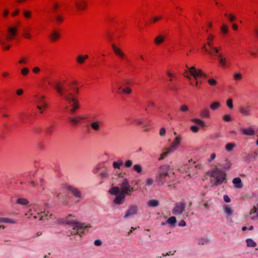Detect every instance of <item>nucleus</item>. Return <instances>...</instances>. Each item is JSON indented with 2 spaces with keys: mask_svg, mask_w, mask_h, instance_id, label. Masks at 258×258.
<instances>
[{
  "mask_svg": "<svg viewBox=\"0 0 258 258\" xmlns=\"http://www.w3.org/2000/svg\"><path fill=\"white\" fill-rule=\"evenodd\" d=\"M135 190L132 187L127 178H124L119 183V186H113L109 190V192L112 196H116L113 202L118 205L123 204L125 201L126 196H130Z\"/></svg>",
  "mask_w": 258,
  "mask_h": 258,
  "instance_id": "1",
  "label": "nucleus"
},
{
  "mask_svg": "<svg viewBox=\"0 0 258 258\" xmlns=\"http://www.w3.org/2000/svg\"><path fill=\"white\" fill-rule=\"evenodd\" d=\"M53 86L56 89L58 94L62 96L64 99L69 101L72 108H70L69 112L71 114H75L76 110L79 107V102L74 94L68 93V90L61 87L58 83H55Z\"/></svg>",
  "mask_w": 258,
  "mask_h": 258,
  "instance_id": "2",
  "label": "nucleus"
},
{
  "mask_svg": "<svg viewBox=\"0 0 258 258\" xmlns=\"http://www.w3.org/2000/svg\"><path fill=\"white\" fill-rule=\"evenodd\" d=\"M58 222L59 223L70 225L74 230L76 229V232L74 233L75 235L77 234L81 230H85L88 228L91 227L90 224L85 225V223L77 221L75 217L71 214L65 218L59 219Z\"/></svg>",
  "mask_w": 258,
  "mask_h": 258,
  "instance_id": "3",
  "label": "nucleus"
},
{
  "mask_svg": "<svg viewBox=\"0 0 258 258\" xmlns=\"http://www.w3.org/2000/svg\"><path fill=\"white\" fill-rule=\"evenodd\" d=\"M208 174L216 179L213 185L218 186L222 184L223 182H227L226 173L225 171L218 168H215L212 170L209 171Z\"/></svg>",
  "mask_w": 258,
  "mask_h": 258,
  "instance_id": "4",
  "label": "nucleus"
},
{
  "mask_svg": "<svg viewBox=\"0 0 258 258\" xmlns=\"http://www.w3.org/2000/svg\"><path fill=\"white\" fill-rule=\"evenodd\" d=\"M169 166L167 165L161 166L158 171V174L156 176L155 181L157 184L162 186L167 180L169 176Z\"/></svg>",
  "mask_w": 258,
  "mask_h": 258,
  "instance_id": "5",
  "label": "nucleus"
},
{
  "mask_svg": "<svg viewBox=\"0 0 258 258\" xmlns=\"http://www.w3.org/2000/svg\"><path fill=\"white\" fill-rule=\"evenodd\" d=\"M186 207V204L183 200L177 202L172 210V213L175 216L181 215L184 212Z\"/></svg>",
  "mask_w": 258,
  "mask_h": 258,
  "instance_id": "6",
  "label": "nucleus"
},
{
  "mask_svg": "<svg viewBox=\"0 0 258 258\" xmlns=\"http://www.w3.org/2000/svg\"><path fill=\"white\" fill-rule=\"evenodd\" d=\"M188 71L195 80H197L198 77L207 78V75L201 70H196L194 67L188 68Z\"/></svg>",
  "mask_w": 258,
  "mask_h": 258,
  "instance_id": "7",
  "label": "nucleus"
},
{
  "mask_svg": "<svg viewBox=\"0 0 258 258\" xmlns=\"http://www.w3.org/2000/svg\"><path fill=\"white\" fill-rule=\"evenodd\" d=\"M138 210V208L137 206H136L135 205H132L128 208L127 212L125 214L123 218L126 219L131 216L136 214L137 213Z\"/></svg>",
  "mask_w": 258,
  "mask_h": 258,
  "instance_id": "8",
  "label": "nucleus"
},
{
  "mask_svg": "<svg viewBox=\"0 0 258 258\" xmlns=\"http://www.w3.org/2000/svg\"><path fill=\"white\" fill-rule=\"evenodd\" d=\"M9 35L6 36L7 40H11L13 39L17 33V29L15 27H9L8 29Z\"/></svg>",
  "mask_w": 258,
  "mask_h": 258,
  "instance_id": "9",
  "label": "nucleus"
},
{
  "mask_svg": "<svg viewBox=\"0 0 258 258\" xmlns=\"http://www.w3.org/2000/svg\"><path fill=\"white\" fill-rule=\"evenodd\" d=\"M67 189L70 191L75 198L79 199L82 198L81 192L77 188L72 186H68Z\"/></svg>",
  "mask_w": 258,
  "mask_h": 258,
  "instance_id": "10",
  "label": "nucleus"
},
{
  "mask_svg": "<svg viewBox=\"0 0 258 258\" xmlns=\"http://www.w3.org/2000/svg\"><path fill=\"white\" fill-rule=\"evenodd\" d=\"M181 137L180 136L176 137L173 142L169 148L170 151L173 152L176 150V149L180 145Z\"/></svg>",
  "mask_w": 258,
  "mask_h": 258,
  "instance_id": "11",
  "label": "nucleus"
},
{
  "mask_svg": "<svg viewBox=\"0 0 258 258\" xmlns=\"http://www.w3.org/2000/svg\"><path fill=\"white\" fill-rule=\"evenodd\" d=\"M75 6L78 11H82L87 7V3L84 0H76L75 1Z\"/></svg>",
  "mask_w": 258,
  "mask_h": 258,
  "instance_id": "12",
  "label": "nucleus"
},
{
  "mask_svg": "<svg viewBox=\"0 0 258 258\" xmlns=\"http://www.w3.org/2000/svg\"><path fill=\"white\" fill-rule=\"evenodd\" d=\"M251 109L250 106H246L245 107H240L239 108V112L245 116H249L251 115L250 112Z\"/></svg>",
  "mask_w": 258,
  "mask_h": 258,
  "instance_id": "13",
  "label": "nucleus"
},
{
  "mask_svg": "<svg viewBox=\"0 0 258 258\" xmlns=\"http://www.w3.org/2000/svg\"><path fill=\"white\" fill-rule=\"evenodd\" d=\"M68 119L73 125H76L79 123L81 120L84 119V117L80 115H77L74 117H70Z\"/></svg>",
  "mask_w": 258,
  "mask_h": 258,
  "instance_id": "14",
  "label": "nucleus"
},
{
  "mask_svg": "<svg viewBox=\"0 0 258 258\" xmlns=\"http://www.w3.org/2000/svg\"><path fill=\"white\" fill-rule=\"evenodd\" d=\"M68 119L73 125H76L79 123L81 120L84 119V117L80 115H77L74 117H70Z\"/></svg>",
  "mask_w": 258,
  "mask_h": 258,
  "instance_id": "15",
  "label": "nucleus"
},
{
  "mask_svg": "<svg viewBox=\"0 0 258 258\" xmlns=\"http://www.w3.org/2000/svg\"><path fill=\"white\" fill-rule=\"evenodd\" d=\"M191 163L190 161H188V163L185 165H184L183 166L181 167L180 170L182 172H185L186 173L188 174V175L189 177H191V173L190 172V166Z\"/></svg>",
  "mask_w": 258,
  "mask_h": 258,
  "instance_id": "16",
  "label": "nucleus"
},
{
  "mask_svg": "<svg viewBox=\"0 0 258 258\" xmlns=\"http://www.w3.org/2000/svg\"><path fill=\"white\" fill-rule=\"evenodd\" d=\"M240 130L242 132L243 134L245 136H251L255 134L254 131L251 127L246 128L241 127Z\"/></svg>",
  "mask_w": 258,
  "mask_h": 258,
  "instance_id": "17",
  "label": "nucleus"
},
{
  "mask_svg": "<svg viewBox=\"0 0 258 258\" xmlns=\"http://www.w3.org/2000/svg\"><path fill=\"white\" fill-rule=\"evenodd\" d=\"M232 183H233L234 187L236 188H241L243 186L239 177L234 178L232 180Z\"/></svg>",
  "mask_w": 258,
  "mask_h": 258,
  "instance_id": "18",
  "label": "nucleus"
},
{
  "mask_svg": "<svg viewBox=\"0 0 258 258\" xmlns=\"http://www.w3.org/2000/svg\"><path fill=\"white\" fill-rule=\"evenodd\" d=\"M50 40L54 41L59 37V34L56 30H53L49 36Z\"/></svg>",
  "mask_w": 258,
  "mask_h": 258,
  "instance_id": "19",
  "label": "nucleus"
},
{
  "mask_svg": "<svg viewBox=\"0 0 258 258\" xmlns=\"http://www.w3.org/2000/svg\"><path fill=\"white\" fill-rule=\"evenodd\" d=\"M223 210L224 213L227 215L228 217L231 216L233 213V210L229 207V205H225L223 207Z\"/></svg>",
  "mask_w": 258,
  "mask_h": 258,
  "instance_id": "20",
  "label": "nucleus"
},
{
  "mask_svg": "<svg viewBox=\"0 0 258 258\" xmlns=\"http://www.w3.org/2000/svg\"><path fill=\"white\" fill-rule=\"evenodd\" d=\"M176 222H177L176 218L174 216H172V217H170L166 221V223H167V224L171 225L173 227H175Z\"/></svg>",
  "mask_w": 258,
  "mask_h": 258,
  "instance_id": "21",
  "label": "nucleus"
},
{
  "mask_svg": "<svg viewBox=\"0 0 258 258\" xmlns=\"http://www.w3.org/2000/svg\"><path fill=\"white\" fill-rule=\"evenodd\" d=\"M147 205L150 207H156L159 205V202L157 200H150L147 202Z\"/></svg>",
  "mask_w": 258,
  "mask_h": 258,
  "instance_id": "22",
  "label": "nucleus"
},
{
  "mask_svg": "<svg viewBox=\"0 0 258 258\" xmlns=\"http://www.w3.org/2000/svg\"><path fill=\"white\" fill-rule=\"evenodd\" d=\"M112 47L114 52L117 55L121 57H123L124 56V54L120 50L119 48H117L114 44H112Z\"/></svg>",
  "mask_w": 258,
  "mask_h": 258,
  "instance_id": "23",
  "label": "nucleus"
},
{
  "mask_svg": "<svg viewBox=\"0 0 258 258\" xmlns=\"http://www.w3.org/2000/svg\"><path fill=\"white\" fill-rule=\"evenodd\" d=\"M0 223L14 224V223H16V221L12 219H10V218H8L0 217Z\"/></svg>",
  "mask_w": 258,
  "mask_h": 258,
  "instance_id": "24",
  "label": "nucleus"
},
{
  "mask_svg": "<svg viewBox=\"0 0 258 258\" xmlns=\"http://www.w3.org/2000/svg\"><path fill=\"white\" fill-rule=\"evenodd\" d=\"M201 116L203 118H209L210 116V111L207 109H204L201 111Z\"/></svg>",
  "mask_w": 258,
  "mask_h": 258,
  "instance_id": "25",
  "label": "nucleus"
},
{
  "mask_svg": "<svg viewBox=\"0 0 258 258\" xmlns=\"http://www.w3.org/2000/svg\"><path fill=\"white\" fill-rule=\"evenodd\" d=\"M164 150L166 151L163 152L161 154L160 158L159 159V160H163L168 155L173 152L172 151H170L169 148L164 149Z\"/></svg>",
  "mask_w": 258,
  "mask_h": 258,
  "instance_id": "26",
  "label": "nucleus"
},
{
  "mask_svg": "<svg viewBox=\"0 0 258 258\" xmlns=\"http://www.w3.org/2000/svg\"><path fill=\"white\" fill-rule=\"evenodd\" d=\"M51 214H49L48 211H44L43 212H41V214L40 216V220H44V216L46 217V219L48 220L49 218L51 216Z\"/></svg>",
  "mask_w": 258,
  "mask_h": 258,
  "instance_id": "27",
  "label": "nucleus"
},
{
  "mask_svg": "<svg viewBox=\"0 0 258 258\" xmlns=\"http://www.w3.org/2000/svg\"><path fill=\"white\" fill-rule=\"evenodd\" d=\"M123 161L121 160H118L117 161L113 162L112 166L114 168L119 169L120 167L123 165Z\"/></svg>",
  "mask_w": 258,
  "mask_h": 258,
  "instance_id": "28",
  "label": "nucleus"
},
{
  "mask_svg": "<svg viewBox=\"0 0 258 258\" xmlns=\"http://www.w3.org/2000/svg\"><path fill=\"white\" fill-rule=\"evenodd\" d=\"M16 203L19 205L26 206L28 205L29 201L26 199L19 198L17 199Z\"/></svg>",
  "mask_w": 258,
  "mask_h": 258,
  "instance_id": "29",
  "label": "nucleus"
},
{
  "mask_svg": "<svg viewBox=\"0 0 258 258\" xmlns=\"http://www.w3.org/2000/svg\"><path fill=\"white\" fill-rule=\"evenodd\" d=\"M191 121L197 124L200 125L202 127H205L206 126L205 122L203 120L200 119L194 118L191 119Z\"/></svg>",
  "mask_w": 258,
  "mask_h": 258,
  "instance_id": "30",
  "label": "nucleus"
},
{
  "mask_svg": "<svg viewBox=\"0 0 258 258\" xmlns=\"http://www.w3.org/2000/svg\"><path fill=\"white\" fill-rule=\"evenodd\" d=\"M99 122L98 121H95L91 124L92 128L95 131H98L100 129Z\"/></svg>",
  "mask_w": 258,
  "mask_h": 258,
  "instance_id": "31",
  "label": "nucleus"
},
{
  "mask_svg": "<svg viewBox=\"0 0 258 258\" xmlns=\"http://www.w3.org/2000/svg\"><path fill=\"white\" fill-rule=\"evenodd\" d=\"M199 165H195V163H191L190 166V172L191 173V177L197 174V168H199Z\"/></svg>",
  "mask_w": 258,
  "mask_h": 258,
  "instance_id": "32",
  "label": "nucleus"
},
{
  "mask_svg": "<svg viewBox=\"0 0 258 258\" xmlns=\"http://www.w3.org/2000/svg\"><path fill=\"white\" fill-rule=\"evenodd\" d=\"M220 106L221 104L219 102H215L210 105V107L212 110L215 111L217 110Z\"/></svg>",
  "mask_w": 258,
  "mask_h": 258,
  "instance_id": "33",
  "label": "nucleus"
},
{
  "mask_svg": "<svg viewBox=\"0 0 258 258\" xmlns=\"http://www.w3.org/2000/svg\"><path fill=\"white\" fill-rule=\"evenodd\" d=\"M246 245L248 247H254L256 246V243L250 238L246 240Z\"/></svg>",
  "mask_w": 258,
  "mask_h": 258,
  "instance_id": "34",
  "label": "nucleus"
},
{
  "mask_svg": "<svg viewBox=\"0 0 258 258\" xmlns=\"http://www.w3.org/2000/svg\"><path fill=\"white\" fill-rule=\"evenodd\" d=\"M118 90H121L122 92L125 94H130L132 93V89L128 87H126L125 88H121V86L118 87Z\"/></svg>",
  "mask_w": 258,
  "mask_h": 258,
  "instance_id": "35",
  "label": "nucleus"
},
{
  "mask_svg": "<svg viewBox=\"0 0 258 258\" xmlns=\"http://www.w3.org/2000/svg\"><path fill=\"white\" fill-rule=\"evenodd\" d=\"M133 170L138 173H141L142 172V167L140 164H135L133 166Z\"/></svg>",
  "mask_w": 258,
  "mask_h": 258,
  "instance_id": "36",
  "label": "nucleus"
},
{
  "mask_svg": "<svg viewBox=\"0 0 258 258\" xmlns=\"http://www.w3.org/2000/svg\"><path fill=\"white\" fill-rule=\"evenodd\" d=\"M88 56L87 55L84 56L82 55H79L78 56L77 60L79 63L82 64L84 63L85 59L88 58Z\"/></svg>",
  "mask_w": 258,
  "mask_h": 258,
  "instance_id": "37",
  "label": "nucleus"
},
{
  "mask_svg": "<svg viewBox=\"0 0 258 258\" xmlns=\"http://www.w3.org/2000/svg\"><path fill=\"white\" fill-rule=\"evenodd\" d=\"M236 146V145L235 144H233V143H229V144H228L226 145L225 146V149L228 151V152H230L231 151L233 148L234 147H235Z\"/></svg>",
  "mask_w": 258,
  "mask_h": 258,
  "instance_id": "38",
  "label": "nucleus"
},
{
  "mask_svg": "<svg viewBox=\"0 0 258 258\" xmlns=\"http://www.w3.org/2000/svg\"><path fill=\"white\" fill-rule=\"evenodd\" d=\"M164 40V37L162 36H159L156 37L155 39V42L157 44H159L161 43H162Z\"/></svg>",
  "mask_w": 258,
  "mask_h": 258,
  "instance_id": "39",
  "label": "nucleus"
},
{
  "mask_svg": "<svg viewBox=\"0 0 258 258\" xmlns=\"http://www.w3.org/2000/svg\"><path fill=\"white\" fill-rule=\"evenodd\" d=\"M233 78L236 81L240 80L242 79V75L239 73H235L233 74Z\"/></svg>",
  "mask_w": 258,
  "mask_h": 258,
  "instance_id": "40",
  "label": "nucleus"
},
{
  "mask_svg": "<svg viewBox=\"0 0 258 258\" xmlns=\"http://www.w3.org/2000/svg\"><path fill=\"white\" fill-rule=\"evenodd\" d=\"M209 240L207 238H201L199 239L198 240V244L200 245H204L205 244H206L208 242Z\"/></svg>",
  "mask_w": 258,
  "mask_h": 258,
  "instance_id": "41",
  "label": "nucleus"
},
{
  "mask_svg": "<svg viewBox=\"0 0 258 258\" xmlns=\"http://www.w3.org/2000/svg\"><path fill=\"white\" fill-rule=\"evenodd\" d=\"M231 164L227 160L226 161V163L222 165L223 168L227 170H229L231 168Z\"/></svg>",
  "mask_w": 258,
  "mask_h": 258,
  "instance_id": "42",
  "label": "nucleus"
},
{
  "mask_svg": "<svg viewBox=\"0 0 258 258\" xmlns=\"http://www.w3.org/2000/svg\"><path fill=\"white\" fill-rule=\"evenodd\" d=\"M218 58H219V62L222 65V66H225L226 64V62H225V58H223L222 57V56L221 54H219L218 55Z\"/></svg>",
  "mask_w": 258,
  "mask_h": 258,
  "instance_id": "43",
  "label": "nucleus"
},
{
  "mask_svg": "<svg viewBox=\"0 0 258 258\" xmlns=\"http://www.w3.org/2000/svg\"><path fill=\"white\" fill-rule=\"evenodd\" d=\"M226 105L230 109H232L233 107L232 99L231 98L228 99L226 102Z\"/></svg>",
  "mask_w": 258,
  "mask_h": 258,
  "instance_id": "44",
  "label": "nucleus"
},
{
  "mask_svg": "<svg viewBox=\"0 0 258 258\" xmlns=\"http://www.w3.org/2000/svg\"><path fill=\"white\" fill-rule=\"evenodd\" d=\"M133 161L131 160H128L124 163V166L126 168H130L133 165Z\"/></svg>",
  "mask_w": 258,
  "mask_h": 258,
  "instance_id": "45",
  "label": "nucleus"
},
{
  "mask_svg": "<svg viewBox=\"0 0 258 258\" xmlns=\"http://www.w3.org/2000/svg\"><path fill=\"white\" fill-rule=\"evenodd\" d=\"M180 110L182 112H185L188 111L189 109H188V107H187V106H186L185 105H182L180 106Z\"/></svg>",
  "mask_w": 258,
  "mask_h": 258,
  "instance_id": "46",
  "label": "nucleus"
},
{
  "mask_svg": "<svg viewBox=\"0 0 258 258\" xmlns=\"http://www.w3.org/2000/svg\"><path fill=\"white\" fill-rule=\"evenodd\" d=\"M223 119L225 121L229 122L231 121V117L230 115H225L223 116Z\"/></svg>",
  "mask_w": 258,
  "mask_h": 258,
  "instance_id": "47",
  "label": "nucleus"
},
{
  "mask_svg": "<svg viewBox=\"0 0 258 258\" xmlns=\"http://www.w3.org/2000/svg\"><path fill=\"white\" fill-rule=\"evenodd\" d=\"M190 129L193 133H195L198 132L199 130V127L196 125L191 126L190 127Z\"/></svg>",
  "mask_w": 258,
  "mask_h": 258,
  "instance_id": "48",
  "label": "nucleus"
},
{
  "mask_svg": "<svg viewBox=\"0 0 258 258\" xmlns=\"http://www.w3.org/2000/svg\"><path fill=\"white\" fill-rule=\"evenodd\" d=\"M44 98V96H40V99L39 100H38V101H39V102H41L42 103V106L43 107H46L47 106V103H46L44 101H43L42 100V99Z\"/></svg>",
  "mask_w": 258,
  "mask_h": 258,
  "instance_id": "49",
  "label": "nucleus"
},
{
  "mask_svg": "<svg viewBox=\"0 0 258 258\" xmlns=\"http://www.w3.org/2000/svg\"><path fill=\"white\" fill-rule=\"evenodd\" d=\"M208 82L210 85L213 86H216L217 84V82L214 79H209Z\"/></svg>",
  "mask_w": 258,
  "mask_h": 258,
  "instance_id": "50",
  "label": "nucleus"
},
{
  "mask_svg": "<svg viewBox=\"0 0 258 258\" xmlns=\"http://www.w3.org/2000/svg\"><path fill=\"white\" fill-rule=\"evenodd\" d=\"M154 182L153 179L152 178H148L146 180V185H151Z\"/></svg>",
  "mask_w": 258,
  "mask_h": 258,
  "instance_id": "51",
  "label": "nucleus"
},
{
  "mask_svg": "<svg viewBox=\"0 0 258 258\" xmlns=\"http://www.w3.org/2000/svg\"><path fill=\"white\" fill-rule=\"evenodd\" d=\"M94 244L96 246H100L102 245V242L100 239H96L94 242Z\"/></svg>",
  "mask_w": 258,
  "mask_h": 258,
  "instance_id": "52",
  "label": "nucleus"
},
{
  "mask_svg": "<svg viewBox=\"0 0 258 258\" xmlns=\"http://www.w3.org/2000/svg\"><path fill=\"white\" fill-rule=\"evenodd\" d=\"M29 73V70L26 68H24L21 70V74L23 75H26Z\"/></svg>",
  "mask_w": 258,
  "mask_h": 258,
  "instance_id": "53",
  "label": "nucleus"
},
{
  "mask_svg": "<svg viewBox=\"0 0 258 258\" xmlns=\"http://www.w3.org/2000/svg\"><path fill=\"white\" fill-rule=\"evenodd\" d=\"M258 213V211L256 207L254 206L253 208L251 210L250 214H256Z\"/></svg>",
  "mask_w": 258,
  "mask_h": 258,
  "instance_id": "54",
  "label": "nucleus"
},
{
  "mask_svg": "<svg viewBox=\"0 0 258 258\" xmlns=\"http://www.w3.org/2000/svg\"><path fill=\"white\" fill-rule=\"evenodd\" d=\"M59 5L57 3H54L52 6V10L53 11L55 12L58 8Z\"/></svg>",
  "mask_w": 258,
  "mask_h": 258,
  "instance_id": "55",
  "label": "nucleus"
},
{
  "mask_svg": "<svg viewBox=\"0 0 258 258\" xmlns=\"http://www.w3.org/2000/svg\"><path fill=\"white\" fill-rule=\"evenodd\" d=\"M62 21L61 17H56L55 19H52L51 21L52 22L59 23Z\"/></svg>",
  "mask_w": 258,
  "mask_h": 258,
  "instance_id": "56",
  "label": "nucleus"
},
{
  "mask_svg": "<svg viewBox=\"0 0 258 258\" xmlns=\"http://www.w3.org/2000/svg\"><path fill=\"white\" fill-rule=\"evenodd\" d=\"M23 15H24V16H26V17L31 16V12L29 11L25 10L23 11Z\"/></svg>",
  "mask_w": 258,
  "mask_h": 258,
  "instance_id": "57",
  "label": "nucleus"
},
{
  "mask_svg": "<svg viewBox=\"0 0 258 258\" xmlns=\"http://www.w3.org/2000/svg\"><path fill=\"white\" fill-rule=\"evenodd\" d=\"M159 134L161 137L164 136L165 135L166 130L164 127L161 128Z\"/></svg>",
  "mask_w": 258,
  "mask_h": 258,
  "instance_id": "58",
  "label": "nucleus"
},
{
  "mask_svg": "<svg viewBox=\"0 0 258 258\" xmlns=\"http://www.w3.org/2000/svg\"><path fill=\"white\" fill-rule=\"evenodd\" d=\"M20 14V11L19 10V9H17L13 11L12 16H16L17 15H19Z\"/></svg>",
  "mask_w": 258,
  "mask_h": 258,
  "instance_id": "59",
  "label": "nucleus"
},
{
  "mask_svg": "<svg viewBox=\"0 0 258 258\" xmlns=\"http://www.w3.org/2000/svg\"><path fill=\"white\" fill-rule=\"evenodd\" d=\"M223 199L226 203H230L231 201L230 198L226 195L224 196Z\"/></svg>",
  "mask_w": 258,
  "mask_h": 258,
  "instance_id": "60",
  "label": "nucleus"
},
{
  "mask_svg": "<svg viewBox=\"0 0 258 258\" xmlns=\"http://www.w3.org/2000/svg\"><path fill=\"white\" fill-rule=\"evenodd\" d=\"M186 225V222L183 220H181L178 223V226L180 227H185Z\"/></svg>",
  "mask_w": 258,
  "mask_h": 258,
  "instance_id": "61",
  "label": "nucleus"
},
{
  "mask_svg": "<svg viewBox=\"0 0 258 258\" xmlns=\"http://www.w3.org/2000/svg\"><path fill=\"white\" fill-rule=\"evenodd\" d=\"M216 155L215 153L212 154L210 156V158L208 160L209 162H211L213 160L215 159Z\"/></svg>",
  "mask_w": 258,
  "mask_h": 258,
  "instance_id": "62",
  "label": "nucleus"
},
{
  "mask_svg": "<svg viewBox=\"0 0 258 258\" xmlns=\"http://www.w3.org/2000/svg\"><path fill=\"white\" fill-rule=\"evenodd\" d=\"M221 31H222L223 33H226V32H227V27L226 25H223L222 26V28H221Z\"/></svg>",
  "mask_w": 258,
  "mask_h": 258,
  "instance_id": "63",
  "label": "nucleus"
},
{
  "mask_svg": "<svg viewBox=\"0 0 258 258\" xmlns=\"http://www.w3.org/2000/svg\"><path fill=\"white\" fill-rule=\"evenodd\" d=\"M101 177L102 178H107L108 176V174L106 173V172H101L100 174Z\"/></svg>",
  "mask_w": 258,
  "mask_h": 258,
  "instance_id": "64",
  "label": "nucleus"
}]
</instances>
